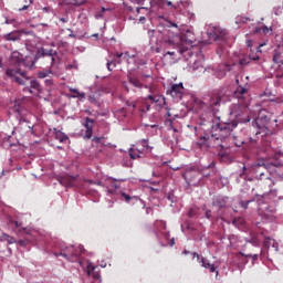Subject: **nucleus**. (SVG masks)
Instances as JSON below:
<instances>
[{"label": "nucleus", "instance_id": "14", "mask_svg": "<svg viewBox=\"0 0 283 283\" xmlns=\"http://www.w3.org/2000/svg\"><path fill=\"white\" fill-rule=\"evenodd\" d=\"M2 39H4V41H21V36L17 34V31L2 35Z\"/></svg>", "mask_w": 283, "mask_h": 283}, {"label": "nucleus", "instance_id": "52", "mask_svg": "<svg viewBox=\"0 0 283 283\" xmlns=\"http://www.w3.org/2000/svg\"><path fill=\"white\" fill-rule=\"evenodd\" d=\"M207 218H210L211 212H206Z\"/></svg>", "mask_w": 283, "mask_h": 283}, {"label": "nucleus", "instance_id": "31", "mask_svg": "<svg viewBox=\"0 0 283 283\" xmlns=\"http://www.w3.org/2000/svg\"><path fill=\"white\" fill-rule=\"evenodd\" d=\"M114 65V67H116V64H114V62H107V70L109 71V72H112V66Z\"/></svg>", "mask_w": 283, "mask_h": 283}, {"label": "nucleus", "instance_id": "56", "mask_svg": "<svg viewBox=\"0 0 283 283\" xmlns=\"http://www.w3.org/2000/svg\"><path fill=\"white\" fill-rule=\"evenodd\" d=\"M139 21H145V17H140V18H139Z\"/></svg>", "mask_w": 283, "mask_h": 283}, {"label": "nucleus", "instance_id": "43", "mask_svg": "<svg viewBox=\"0 0 283 283\" xmlns=\"http://www.w3.org/2000/svg\"><path fill=\"white\" fill-rule=\"evenodd\" d=\"M193 258H197V260H200V255L198 253H193Z\"/></svg>", "mask_w": 283, "mask_h": 283}, {"label": "nucleus", "instance_id": "12", "mask_svg": "<svg viewBox=\"0 0 283 283\" xmlns=\"http://www.w3.org/2000/svg\"><path fill=\"white\" fill-rule=\"evenodd\" d=\"M10 114H13L15 116V118H22L23 116V106H21V104H19V102H14Z\"/></svg>", "mask_w": 283, "mask_h": 283}, {"label": "nucleus", "instance_id": "7", "mask_svg": "<svg viewBox=\"0 0 283 283\" xmlns=\"http://www.w3.org/2000/svg\"><path fill=\"white\" fill-rule=\"evenodd\" d=\"M7 76L20 85H25V81H28L25 73L19 72L17 70H7Z\"/></svg>", "mask_w": 283, "mask_h": 283}, {"label": "nucleus", "instance_id": "55", "mask_svg": "<svg viewBox=\"0 0 283 283\" xmlns=\"http://www.w3.org/2000/svg\"><path fill=\"white\" fill-rule=\"evenodd\" d=\"M102 269H105V266H107L105 263L101 264Z\"/></svg>", "mask_w": 283, "mask_h": 283}, {"label": "nucleus", "instance_id": "23", "mask_svg": "<svg viewBox=\"0 0 283 283\" xmlns=\"http://www.w3.org/2000/svg\"><path fill=\"white\" fill-rule=\"evenodd\" d=\"M2 238H3V240H6V242H8V244H14V242H17V241H14V238H12L8 234H3Z\"/></svg>", "mask_w": 283, "mask_h": 283}, {"label": "nucleus", "instance_id": "19", "mask_svg": "<svg viewBox=\"0 0 283 283\" xmlns=\"http://www.w3.org/2000/svg\"><path fill=\"white\" fill-rule=\"evenodd\" d=\"M11 59L12 61H15V63H21L23 61V55H21V53H19L18 51H13L11 53Z\"/></svg>", "mask_w": 283, "mask_h": 283}, {"label": "nucleus", "instance_id": "15", "mask_svg": "<svg viewBox=\"0 0 283 283\" xmlns=\"http://www.w3.org/2000/svg\"><path fill=\"white\" fill-rule=\"evenodd\" d=\"M54 134L60 143H65V140H70V137H67V135H65V133H63L62 130L54 128Z\"/></svg>", "mask_w": 283, "mask_h": 283}, {"label": "nucleus", "instance_id": "63", "mask_svg": "<svg viewBox=\"0 0 283 283\" xmlns=\"http://www.w3.org/2000/svg\"><path fill=\"white\" fill-rule=\"evenodd\" d=\"M44 12H48V8H43Z\"/></svg>", "mask_w": 283, "mask_h": 283}, {"label": "nucleus", "instance_id": "11", "mask_svg": "<svg viewBox=\"0 0 283 283\" xmlns=\"http://www.w3.org/2000/svg\"><path fill=\"white\" fill-rule=\"evenodd\" d=\"M115 179H112V178H106L105 181L106 182H103V181H97L95 182V185H98L99 187H106V189L109 191V193L112 192V189L116 190L117 189V186L116 184L114 182Z\"/></svg>", "mask_w": 283, "mask_h": 283}, {"label": "nucleus", "instance_id": "33", "mask_svg": "<svg viewBox=\"0 0 283 283\" xmlns=\"http://www.w3.org/2000/svg\"><path fill=\"white\" fill-rule=\"evenodd\" d=\"M132 3H137L138 6H142V3H144L145 0H130Z\"/></svg>", "mask_w": 283, "mask_h": 283}, {"label": "nucleus", "instance_id": "27", "mask_svg": "<svg viewBox=\"0 0 283 283\" xmlns=\"http://www.w3.org/2000/svg\"><path fill=\"white\" fill-rule=\"evenodd\" d=\"M117 59H124L125 61H128L129 54L126 53H117Z\"/></svg>", "mask_w": 283, "mask_h": 283}, {"label": "nucleus", "instance_id": "13", "mask_svg": "<svg viewBox=\"0 0 283 283\" xmlns=\"http://www.w3.org/2000/svg\"><path fill=\"white\" fill-rule=\"evenodd\" d=\"M69 92H71L73 95H71V98H78V101H85V93L80 92L78 90L74 87H70Z\"/></svg>", "mask_w": 283, "mask_h": 283}, {"label": "nucleus", "instance_id": "38", "mask_svg": "<svg viewBox=\"0 0 283 283\" xmlns=\"http://www.w3.org/2000/svg\"><path fill=\"white\" fill-rule=\"evenodd\" d=\"M250 59L252 60V61H260V56H250Z\"/></svg>", "mask_w": 283, "mask_h": 283}, {"label": "nucleus", "instance_id": "57", "mask_svg": "<svg viewBox=\"0 0 283 283\" xmlns=\"http://www.w3.org/2000/svg\"><path fill=\"white\" fill-rule=\"evenodd\" d=\"M174 171H178V169H180V167H176V168H172Z\"/></svg>", "mask_w": 283, "mask_h": 283}, {"label": "nucleus", "instance_id": "26", "mask_svg": "<svg viewBox=\"0 0 283 283\" xmlns=\"http://www.w3.org/2000/svg\"><path fill=\"white\" fill-rule=\"evenodd\" d=\"M217 78H224L227 76V72L224 70H220L216 73Z\"/></svg>", "mask_w": 283, "mask_h": 283}, {"label": "nucleus", "instance_id": "35", "mask_svg": "<svg viewBox=\"0 0 283 283\" xmlns=\"http://www.w3.org/2000/svg\"><path fill=\"white\" fill-rule=\"evenodd\" d=\"M28 8H30V6L24 4L22 8L19 9L20 12H23V10H28Z\"/></svg>", "mask_w": 283, "mask_h": 283}, {"label": "nucleus", "instance_id": "61", "mask_svg": "<svg viewBox=\"0 0 283 283\" xmlns=\"http://www.w3.org/2000/svg\"><path fill=\"white\" fill-rule=\"evenodd\" d=\"M241 92H242V94H244V93L247 92V90L242 88V91H241Z\"/></svg>", "mask_w": 283, "mask_h": 283}, {"label": "nucleus", "instance_id": "47", "mask_svg": "<svg viewBox=\"0 0 283 283\" xmlns=\"http://www.w3.org/2000/svg\"><path fill=\"white\" fill-rule=\"evenodd\" d=\"M60 21H62V23H65L67 20L65 18H61Z\"/></svg>", "mask_w": 283, "mask_h": 283}, {"label": "nucleus", "instance_id": "34", "mask_svg": "<svg viewBox=\"0 0 283 283\" xmlns=\"http://www.w3.org/2000/svg\"><path fill=\"white\" fill-rule=\"evenodd\" d=\"M269 134H271V133H260V132H256V133H255L256 136H260V135H262V136H269Z\"/></svg>", "mask_w": 283, "mask_h": 283}, {"label": "nucleus", "instance_id": "37", "mask_svg": "<svg viewBox=\"0 0 283 283\" xmlns=\"http://www.w3.org/2000/svg\"><path fill=\"white\" fill-rule=\"evenodd\" d=\"M251 201H247V203L244 205V202H241V206L243 207V209H247V207H249V203H250Z\"/></svg>", "mask_w": 283, "mask_h": 283}, {"label": "nucleus", "instance_id": "22", "mask_svg": "<svg viewBox=\"0 0 283 283\" xmlns=\"http://www.w3.org/2000/svg\"><path fill=\"white\" fill-rule=\"evenodd\" d=\"M52 74V71H41L38 73L39 78H46V76H50Z\"/></svg>", "mask_w": 283, "mask_h": 283}, {"label": "nucleus", "instance_id": "8", "mask_svg": "<svg viewBox=\"0 0 283 283\" xmlns=\"http://www.w3.org/2000/svg\"><path fill=\"white\" fill-rule=\"evenodd\" d=\"M84 127L86 129L84 138L90 140V138H92V134H93L94 119H91L90 117H86L85 123H84Z\"/></svg>", "mask_w": 283, "mask_h": 283}, {"label": "nucleus", "instance_id": "28", "mask_svg": "<svg viewBox=\"0 0 283 283\" xmlns=\"http://www.w3.org/2000/svg\"><path fill=\"white\" fill-rule=\"evenodd\" d=\"M129 84L133 85V87H140V82L137 80H129Z\"/></svg>", "mask_w": 283, "mask_h": 283}, {"label": "nucleus", "instance_id": "17", "mask_svg": "<svg viewBox=\"0 0 283 283\" xmlns=\"http://www.w3.org/2000/svg\"><path fill=\"white\" fill-rule=\"evenodd\" d=\"M30 88H27L30 94H34V92H39V90H41V84H39V82H36L35 80H32L30 82Z\"/></svg>", "mask_w": 283, "mask_h": 283}, {"label": "nucleus", "instance_id": "45", "mask_svg": "<svg viewBox=\"0 0 283 283\" xmlns=\"http://www.w3.org/2000/svg\"><path fill=\"white\" fill-rule=\"evenodd\" d=\"M45 83H46V85H52V81H50V80H46Z\"/></svg>", "mask_w": 283, "mask_h": 283}, {"label": "nucleus", "instance_id": "1", "mask_svg": "<svg viewBox=\"0 0 283 283\" xmlns=\"http://www.w3.org/2000/svg\"><path fill=\"white\" fill-rule=\"evenodd\" d=\"M192 48L193 42L191 40H184L182 35L178 33L172 34L169 31H158L155 44L150 45V50L155 54L163 53L164 59L170 56V63H178L180 61L178 54L185 57L189 56ZM174 50H177V52Z\"/></svg>", "mask_w": 283, "mask_h": 283}, {"label": "nucleus", "instance_id": "44", "mask_svg": "<svg viewBox=\"0 0 283 283\" xmlns=\"http://www.w3.org/2000/svg\"><path fill=\"white\" fill-rule=\"evenodd\" d=\"M95 17L96 19H101L103 17V13H97Z\"/></svg>", "mask_w": 283, "mask_h": 283}, {"label": "nucleus", "instance_id": "62", "mask_svg": "<svg viewBox=\"0 0 283 283\" xmlns=\"http://www.w3.org/2000/svg\"><path fill=\"white\" fill-rule=\"evenodd\" d=\"M70 36H71L72 39H74L75 35L71 33Z\"/></svg>", "mask_w": 283, "mask_h": 283}, {"label": "nucleus", "instance_id": "25", "mask_svg": "<svg viewBox=\"0 0 283 283\" xmlns=\"http://www.w3.org/2000/svg\"><path fill=\"white\" fill-rule=\"evenodd\" d=\"M122 197L125 199L126 202H129V200H138V197H130L129 195L123 192Z\"/></svg>", "mask_w": 283, "mask_h": 283}, {"label": "nucleus", "instance_id": "2", "mask_svg": "<svg viewBox=\"0 0 283 283\" xmlns=\"http://www.w3.org/2000/svg\"><path fill=\"white\" fill-rule=\"evenodd\" d=\"M209 127L217 132L218 137L217 140H227V138H231V134H233V129L238 127V122H220V115L218 114H210L208 120Z\"/></svg>", "mask_w": 283, "mask_h": 283}, {"label": "nucleus", "instance_id": "39", "mask_svg": "<svg viewBox=\"0 0 283 283\" xmlns=\"http://www.w3.org/2000/svg\"><path fill=\"white\" fill-rule=\"evenodd\" d=\"M269 31H270V29H269L268 27H263V32H264L265 34H269Z\"/></svg>", "mask_w": 283, "mask_h": 283}, {"label": "nucleus", "instance_id": "46", "mask_svg": "<svg viewBox=\"0 0 283 283\" xmlns=\"http://www.w3.org/2000/svg\"><path fill=\"white\" fill-rule=\"evenodd\" d=\"M174 244H176V241H174V239L170 241V247H174Z\"/></svg>", "mask_w": 283, "mask_h": 283}, {"label": "nucleus", "instance_id": "20", "mask_svg": "<svg viewBox=\"0 0 283 283\" xmlns=\"http://www.w3.org/2000/svg\"><path fill=\"white\" fill-rule=\"evenodd\" d=\"M265 244L268 247H272L275 251H280V248L277 247V243H275V240L271 239V238H268L265 240Z\"/></svg>", "mask_w": 283, "mask_h": 283}, {"label": "nucleus", "instance_id": "41", "mask_svg": "<svg viewBox=\"0 0 283 283\" xmlns=\"http://www.w3.org/2000/svg\"><path fill=\"white\" fill-rule=\"evenodd\" d=\"M199 62H195V66H193V70H199L200 69V65H198ZM198 65V66H196Z\"/></svg>", "mask_w": 283, "mask_h": 283}, {"label": "nucleus", "instance_id": "6", "mask_svg": "<svg viewBox=\"0 0 283 283\" xmlns=\"http://www.w3.org/2000/svg\"><path fill=\"white\" fill-rule=\"evenodd\" d=\"M168 92L175 101H182V97L185 96V86L182 83L172 84Z\"/></svg>", "mask_w": 283, "mask_h": 283}, {"label": "nucleus", "instance_id": "53", "mask_svg": "<svg viewBox=\"0 0 283 283\" xmlns=\"http://www.w3.org/2000/svg\"><path fill=\"white\" fill-rule=\"evenodd\" d=\"M150 107H151L150 105L146 106L147 112H149Z\"/></svg>", "mask_w": 283, "mask_h": 283}, {"label": "nucleus", "instance_id": "5", "mask_svg": "<svg viewBox=\"0 0 283 283\" xmlns=\"http://www.w3.org/2000/svg\"><path fill=\"white\" fill-rule=\"evenodd\" d=\"M207 34L210 43H213V41H218L219 39H224V36H227V30L220 27H213L210 30H208Z\"/></svg>", "mask_w": 283, "mask_h": 283}, {"label": "nucleus", "instance_id": "10", "mask_svg": "<svg viewBox=\"0 0 283 283\" xmlns=\"http://www.w3.org/2000/svg\"><path fill=\"white\" fill-rule=\"evenodd\" d=\"M36 59H43V56H51V61H54V56H56V51L53 50H45L41 48L36 52Z\"/></svg>", "mask_w": 283, "mask_h": 283}, {"label": "nucleus", "instance_id": "50", "mask_svg": "<svg viewBox=\"0 0 283 283\" xmlns=\"http://www.w3.org/2000/svg\"><path fill=\"white\" fill-rule=\"evenodd\" d=\"M106 10H109V9H105V7L102 8V13L103 12H106Z\"/></svg>", "mask_w": 283, "mask_h": 283}, {"label": "nucleus", "instance_id": "3", "mask_svg": "<svg viewBox=\"0 0 283 283\" xmlns=\"http://www.w3.org/2000/svg\"><path fill=\"white\" fill-rule=\"evenodd\" d=\"M151 8H165L167 6L169 10H179L180 6H182V1L179 0L177 2H172L171 0H151Z\"/></svg>", "mask_w": 283, "mask_h": 283}, {"label": "nucleus", "instance_id": "30", "mask_svg": "<svg viewBox=\"0 0 283 283\" xmlns=\"http://www.w3.org/2000/svg\"><path fill=\"white\" fill-rule=\"evenodd\" d=\"M156 30H148L147 34L149 36V39H154V34H155Z\"/></svg>", "mask_w": 283, "mask_h": 283}, {"label": "nucleus", "instance_id": "40", "mask_svg": "<svg viewBox=\"0 0 283 283\" xmlns=\"http://www.w3.org/2000/svg\"><path fill=\"white\" fill-rule=\"evenodd\" d=\"M249 62H247V60H240V64L241 65H247Z\"/></svg>", "mask_w": 283, "mask_h": 283}, {"label": "nucleus", "instance_id": "24", "mask_svg": "<svg viewBox=\"0 0 283 283\" xmlns=\"http://www.w3.org/2000/svg\"><path fill=\"white\" fill-rule=\"evenodd\" d=\"M160 19H164V21H166V23H168L169 28H178V23L171 22V20L165 18V17H160Z\"/></svg>", "mask_w": 283, "mask_h": 283}, {"label": "nucleus", "instance_id": "42", "mask_svg": "<svg viewBox=\"0 0 283 283\" xmlns=\"http://www.w3.org/2000/svg\"><path fill=\"white\" fill-rule=\"evenodd\" d=\"M38 25H41L42 28H49L48 23H40Z\"/></svg>", "mask_w": 283, "mask_h": 283}, {"label": "nucleus", "instance_id": "29", "mask_svg": "<svg viewBox=\"0 0 283 283\" xmlns=\"http://www.w3.org/2000/svg\"><path fill=\"white\" fill-rule=\"evenodd\" d=\"M139 145L143 146L145 149H149V145L147 144V140L146 139H142L139 142Z\"/></svg>", "mask_w": 283, "mask_h": 283}, {"label": "nucleus", "instance_id": "60", "mask_svg": "<svg viewBox=\"0 0 283 283\" xmlns=\"http://www.w3.org/2000/svg\"><path fill=\"white\" fill-rule=\"evenodd\" d=\"M140 10H143V8H137V12H140Z\"/></svg>", "mask_w": 283, "mask_h": 283}, {"label": "nucleus", "instance_id": "21", "mask_svg": "<svg viewBox=\"0 0 283 283\" xmlns=\"http://www.w3.org/2000/svg\"><path fill=\"white\" fill-rule=\"evenodd\" d=\"M149 101H153L154 103H160V101H165V97L160 95H148Z\"/></svg>", "mask_w": 283, "mask_h": 283}, {"label": "nucleus", "instance_id": "16", "mask_svg": "<svg viewBox=\"0 0 283 283\" xmlns=\"http://www.w3.org/2000/svg\"><path fill=\"white\" fill-rule=\"evenodd\" d=\"M201 265L203 266V269H209L210 273H216V265L211 264L209 260L205 258L201 259Z\"/></svg>", "mask_w": 283, "mask_h": 283}, {"label": "nucleus", "instance_id": "54", "mask_svg": "<svg viewBox=\"0 0 283 283\" xmlns=\"http://www.w3.org/2000/svg\"><path fill=\"white\" fill-rule=\"evenodd\" d=\"M102 269H105V266H107L105 263L101 264Z\"/></svg>", "mask_w": 283, "mask_h": 283}, {"label": "nucleus", "instance_id": "18", "mask_svg": "<svg viewBox=\"0 0 283 283\" xmlns=\"http://www.w3.org/2000/svg\"><path fill=\"white\" fill-rule=\"evenodd\" d=\"M140 154H142V151L138 148H130L129 149V156L133 160H136V158H140Z\"/></svg>", "mask_w": 283, "mask_h": 283}, {"label": "nucleus", "instance_id": "59", "mask_svg": "<svg viewBox=\"0 0 283 283\" xmlns=\"http://www.w3.org/2000/svg\"><path fill=\"white\" fill-rule=\"evenodd\" d=\"M253 259H254V260H258V254H254Z\"/></svg>", "mask_w": 283, "mask_h": 283}, {"label": "nucleus", "instance_id": "48", "mask_svg": "<svg viewBox=\"0 0 283 283\" xmlns=\"http://www.w3.org/2000/svg\"><path fill=\"white\" fill-rule=\"evenodd\" d=\"M19 244H21L22 247H25V242L24 241H19Z\"/></svg>", "mask_w": 283, "mask_h": 283}, {"label": "nucleus", "instance_id": "49", "mask_svg": "<svg viewBox=\"0 0 283 283\" xmlns=\"http://www.w3.org/2000/svg\"><path fill=\"white\" fill-rule=\"evenodd\" d=\"M247 43H248V48H251V40H248Z\"/></svg>", "mask_w": 283, "mask_h": 283}, {"label": "nucleus", "instance_id": "4", "mask_svg": "<svg viewBox=\"0 0 283 283\" xmlns=\"http://www.w3.org/2000/svg\"><path fill=\"white\" fill-rule=\"evenodd\" d=\"M275 208L269 206L266 202L259 203V216L266 220H273L275 218Z\"/></svg>", "mask_w": 283, "mask_h": 283}, {"label": "nucleus", "instance_id": "51", "mask_svg": "<svg viewBox=\"0 0 283 283\" xmlns=\"http://www.w3.org/2000/svg\"><path fill=\"white\" fill-rule=\"evenodd\" d=\"M170 129H172L174 132H178V129L174 128V126L170 125Z\"/></svg>", "mask_w": 283, "mask_h": 283}, {"label": "nucleus", "instance_id": "9", "mask_svg": "<svg viewBox=\"0 0 283 283\" xmlns=\"http://www.w3.org/2000/svg\"><path fill=\"white\" fill-rule=\"evenodd\" d=\"M87 275H90V277H93V280H101V272L98 270V266L88 263L87 265Z\"/></svg>", "mask_w": 283, "mask_h": 283}, {"label": "nucleus", "instance_id": "58", "mask_svg": "<svg viewBox=\"0 0 283 283\" xmlns=\"http://www.w3.org/2000/svg\"><path fill=\"white\" fill-rule=\"evenodd\" d=\"M130 105H132V107H136V103H132Z\"/></svg>", "mask_w": 283, "mask_h": 283}, {"label": "nucleus", "instance_id": "36", "mask_svg": "<svg viewBox=\"0 0 283 283\" xmlns=\"http://www.w3.org/2000/svg\"><path fill=\"white\" fill-rule=\"evenodd\" d=\"M262 120H265V122H266V120H268L266 116H265L264 118L258 119L256 123H255V125H260V123H262Z\"/></svg>", "mask_w": 283, "mask_h": 283}, {"label": "nucleus", "instance_id": "32", "mask_svg": "<svg viewBox=\"0 0 283 283\" xmlns=\"http://www.w3.org/2000/svg\"><path fill=\"white\" fill-rule=\"evenodd\" d=\"M14 21H17V20H14V19H6L4 23L7 25H10V24L14 23Z\"/></svg>", "mask_w": 283, "mask_h": 283}, {"label": "nucleus", "instance_id": "64", "mask_svg": "<svg viewBox=\"0 0 283 283\" xmlns=\"http://www.w3.org/2000/svg\"><path fill=\"white\" fill-rule=\"evenodd\" d=\"M255 167H262L260 164H258Z\"/></svg>", "mask_w": 283, "mask_h": 283}]
</instances>
